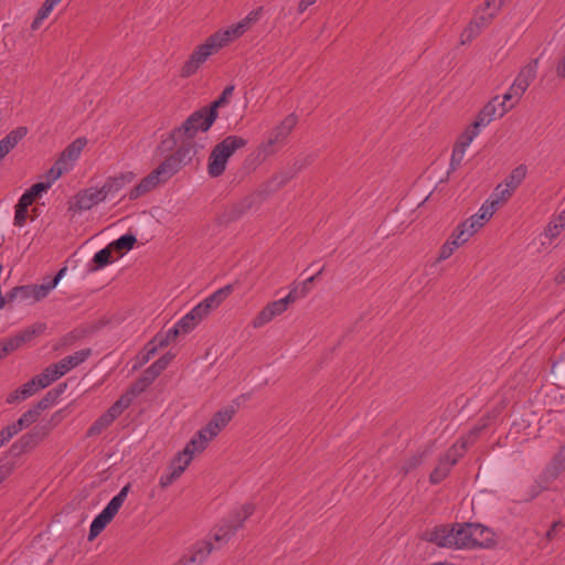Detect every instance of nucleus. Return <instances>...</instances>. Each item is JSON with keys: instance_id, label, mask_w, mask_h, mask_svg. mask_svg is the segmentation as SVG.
Here are the masks:
<instances>
[{"instance_id": "c03bdc74", "label": "nucleus", "mask_w": 565, "mask_h": 565, "mask_svg": "<svg viewBox=\"0 0 565 565\" xmlns=\"http://www.w3.org/2000/svg\"><path fill=\"white\" fill-rule=\"evenodd\" d=\"M234 413L235 411L233 407L223 408L214 414L211 422H213L214 426H217L218 429L222 430L232 420Z\"/></svg>"}, {"instance_id": "4be33fe9", "label": "nucleus", "mask_w": 565, "mask_h": 565, "mask_svg": "<svg viewBox=\"0 0 565 565\" xmlns=\"http://www.w3.org/2000/svg\"><path fill=\"white\" fill-rule=\"evenodd\" d=\"M285 145L275 136L268 132L265 140H263L255 150V157L259 161H265L267 158L277 153Z\"/></svg>"}, {"instance_id": "2eb2a0df", "label": "nucleus", "mask_w": 565, "mask_h": 565, "mask_svg": "<svg viewBox=\"0 0 565 565\" xmlns=\"http://www.w3.org/2000/svg\"><path fill=\"white\" fill-rule=\"evenodd\" d=\"M262 13V8L250 11L243 20L238 23L231 25L230 28L218 31L226 43L228 44L233 40L242 36L253 24H255Z\"/></svg>"}, {"instance_id": "dca6fc26", "label": "nucleus", "mask_w": 565, "mask_h": 565, "mask_svg": "<svg viewBox=\"0 0 565 565\" xmlns=\"http://www.w3.org/2000/svg\"><path fill=\"white\" fill-rule=\"evenodd\" d=\"M262 13V8L250 11L243 20L238 23L231 25L230 28L218 31L226 43L228 44L233 40L242 36L253 24H255Z\"/></svg>"}, {"instance_id": "e2e57ef3", "label": "nucleus", "mask_w": 565, "mask_h": 565, "mask_svg": "<svg viewBox=\"0 0 565 565\" xmlns=\"http://www.w3.org/2000/svg\"><path fill=\"white\" fill-rule=\"evenodd\" d=\"M134 397L135 396L131 395V392L128 391L125 395L120 396V398L116 401L114 404L116 405V407H118V409L124 412L130 406Z\"/></svg>"}, {"instance_id": "f3484780", "label": "nucleus", "mask_w": 565, "mask_h": 565, "mask_svg": "<svg viewBox=\"0 0 565 565\" xmlns=\"http://www.w3.org/2000/svg\"><path fill=\"white\" fill-rule=\"evenodd\" d=\"M106 200L100 188H88L79 191L75 198L72 209L87 211Z\"/></svg>"}, {"instance_id": "09e8293b", "label": "nucleus", "mask_w": 565, "mask_h": 565, "mask_svg": "<svg viewBox=\"0 0 565 565\" xmlns=\"http://www.w3.org/2000/svg\"><path fill=\"white\" fill-rule=\"evenodd\" d=\"M114 420H111L106 413H104L100 417H98L93 425L88 428V436L99 435L103 430L109 427Z\"/></svg>"}, {"instance_id": "f03ea898", "label": "nucleus", "mask_w": 565, "mask_h": 565, "mask_svg": "<svg viewBox=\"0 0 565 565\" xmlns=\"http://www.w3.org/2000/svg\"><path fill=\"white\" fill-rule=\"evenodd\" d=\"M182 168L180 159L172 156L166 158L151 173L145 177L138 185L129 192V199L136 200L139 196L153 190L161 183H166Z\"/></svg>"}, {"instance_id": "de8ad7c7", "label": "nucleus", "mask_w": 565, "mask_h": 565, "mask_svg": "<svg viewBox=\"0 0 565 565\" xmlns=\"http://www.w3.org/2000/svg\"><path fill=\"white\" fill-rule=\"evenodd\" d=\"M456 228L469 241L481 227L479 223L473 222L472 217H469L458 224Z\"/></svg>"}, {"instance_id": "13d9d810", "label": "nucleus", "mask_w": 565, "mask_h": 565, "mask_svg": "<svg viewBox=\"0 0 565 565\" xmlns=\"http://www.w3.org/2000/svg\"><path fill=\"white\" fill-rule=\"evenodd\" d=\"M193 457L189 455L184 449L175 455V457L172 459L171 463L175 466H184L189 467L191 463Z\"/></svg>"}, {"instance_id": "aec40b11", "label": "nucleus", "mask_w": 565, "mask_h": 565, "mask_svg": "<svg viewBox=\"0 0 565 565\" xmlns=\"http://www.w3.org/2000/svg\"><path fill=\"white\" fill-rule=\"evenodd\" d=\"M287 309L288 307L282 299L269 302L253 319V328H262L263 326L270 322L275 317L282 315Z\"/></svg>"}, {"instance_id": "473e14b6", "label": "nucleus", "mask_w": 565, "mask_h": 565, "mask_svg": "<svg viewBox=\"0 0 565 565\" xmlns=\"http://www.w3.org/2000/svg\"><path fill=\"white\" fill-rule=\"evenodd\" d=\"M527 173V168L525 164H520L516 168H514L510 174L504 179L502 182L509 190H511L513 193L514 191L521 185V183L524 181Z\"/></svg>"}, {"instance_id": "774afa93", "label": "nucleus", "mask_w": 565, "mask_h": 565, "mask_svg": "<svg viewBox=\"0 0 565 565\" xmlns=\"http://www.w3.org/2000/svg\"><path fill=\"white\" fill-rule=\"evenodd\" d=\"M564 522L561 521V520H557L555 522L552 523L550 530L545 533V540L546 541H552L556 537V534L559 530H562L564 527Z\"/></svg>"}, {"instance_id": "f704fd0d", "label": "nucleus", "mask_w": 565, "mask_h": 565, "mask_svg": "<svg viewBox=\"0 0 565 565\" xmlns=\"http://www.w3.org/2000/svg\"><path fill=\"white\" fill-rule=\"evenodd\" d=\"M210 440L205 437V435H203L202 433H200V430L192 437V439L185 445V447L183 448L189 455H191L192 457H194V455L196 454H201L203 452L207 445H209Z\"/></svg>"}, {"instance_id": "6e6552de", "label": "nucleus", "mask_w": 565, "mask_h": 565, "mask_svg": "<svg viewBox=\"0 0 565 565\" xmlns=\"http://www.w3.org/2000/svg\"><path fill=\"white\" fill-rule=\"evenodd\" d=\"M87 140L84 137L75 139L70 143L60 154L58 159L46 173V179L56 181L64 173L72 170L75 161L79 158L83 149L85 148Z\"/></svg>"}, {"instance_id": "69168bd1", "label": "nucleus", "mask_w": 565, "mask_h": 565, "mask_svg": "<svg viewBox=\"0 0 565 565\" xmlns=\"http://www.w3.org/2000/svg\"><path fill=\"white\" fill-rule=\"evenodd\" d=\"M134 397L135 396L131 395V392L128 391L125 395L120 396V398L116 401L114 404L116 405V407H118V409L124 412L130 406Z\"/></svg>"}, {"instance_id": "a19ab883", "label": "nucleus", "mask_w": 565, "mask_h": 565, "mask_svg": "<svg viewBox=\"0 0 565 565\" xmlns=\"http://www.w3.org/2000/svg\"><path fill=\"white\" fill-rule=\"evenodd\" d=\"M35 377L40 386L42 388H45L62 376L58 374V371L55 369V365L51 364Z\"/></svg>"}, {"instance_id": "c756f323", "label": "nucleus", "mask_w": 565, "mask_h": 565, "mask_svg": "<svg viewBox=\"0 0 565 565\" xmlns=\"http://www.w3.org/2000/svg\"><path fill=\"white\" fill-rule=\"evenodd\" d=\"M471 530V548L487 546L491 541V532L481 524L469 523Z\"/></svg>"}, {"instance_id": "6e6d98bb", "label": "nucleus", "mask_w": 565, "mask_h": 565, "mask_svg": "<svg viewBox=\"0 0 565 565\" xmlns=\"http://www.w3.org/2000/svg\"><path fill=\"white\" fill-rule=\"evenodd\" d=\"M18 434L19 430L17 429L13 423L8 425L7 427L0 430V444L4 445Z\"/></svg>"}, {"instance_id": "a211bd4d", "label": "nucleus", "mask_w": 565, "mask_h": 565, "mask_svg": "<svg viewBox=\"0 0 565 565\" xmlns=\"http://www.w3.org/2000/svg\"><path fill=\"white\" fill-rule=\"evenodd\" d=\"M182 334L181 329L174 324L171 329H169L166 333L157 334L148 344L145 347V355L142 358V363H146L150 360L151 356L156 354L158 349H162L168 347L178 335Z\"/></svg>"}, {"instance_id": "b1692460", "label": "nucleus", "mask_w": 565, "mask_h": 565, "mask_svg": "<svg viewBox=\"0 0 565 565\" xmlns=\"http://www.w3.org/2000/svg\"><path fill=\"white\" fill-rule=\"evenodd\" d=\"M467 242L468 239L462 236L457 228H455L448 239L440 247L437 262H444L448 259L456 249H458Z\"/></svg>"}, {"instance_id": "680f3d73", "label": "nucleus", "mask_w": 565, "mask_h": 565, "mask_svg": "<svg viewBox=\"0 0 565 565\" xmlns=\"http://www.w3.org/2000/svg\"><path fill=\"white\" fill-rule=\"evenodd\" d=\"M189 313L193 317L194 322L198 324L210 315V312H207V310L204 309L200 303H198Z\"/></svg>"}, {"instance_id": "20e7f679", "label": "nucleus", "mask_w": 565, "mask_h": 565, "mask_svg": "<svg viewBox=\"0 0 565 565\" xmlns=\"http://www.w3.org/2000/svg\"><path fill=\"white\" fill-rule=\"evenodd\" d=\"M65 273L66 267H63L58 270L56 276L47 282L41 285L17 286L8 292V300L10 302L20 301L29 305L35 303L49 296V294L57 286Z\"/></svg>"}, {"instance_id": "4d7b16f0", "label": "nucleus", "mask_w": 565, "mask_h": 565, "mask_svg": "<svg viewBox=\"0 0 565 565\" xmlns=\"http://www.w3.org/2000/svg\"><path fill=\"white\" fill-rule=\"evenodd\" d=\"M466 151H462L461 149H452L451 158H450V168L449 172L456 171L459 166L461 164L463 158H465Z\"/></svg>"}, {"instance_id": "c9c22d12", "label": "nucleus", "mask_w": 565, "mask_h": 565, "mask_svg": "<svg viewBox=\"0 0 565 565\" xmlns=\"http://www.w3.org/2000/svg\"><path fill=\"white\" fill-rule=\"evenodd\" d=\"M179 142L181 143L180 147L171 156L174 157L175 159H180L181 166L183 167L191 161L196 150L194 148L192 140H184Z\"/></svg>"}, {"instance_id": "3c124183", "label": "nucleus", "mask_w": 565, "mask_h": 565, "mask_svg": "<svg viewBox=\"0 0 565 565\" xmlns=\"http://www.w3.org/2000/svg\"><path fill=\"white\" fill-rule=\"evenodd\" d=\"M61 394V391H56V390H51L49 391L38 403L36 405L34 406V408H36L40 413L42 411H45L46 408H49L51 405H53L57 397L60 396Z\"/></svg>"}, {"instance_id": "58836bf2", "label": "nucleus", "mask_w": 565, "mask_h": 565, "mask_svg": "<svg viewBox=\"0 0 565 565\" xmlns=\"http://www.w3.org/2000/svg\"><path fill=\"white\" fill-rule=\"evenodd\" d=\"M62 0H45L35 19L33 20L31 28L32 30H38L42 22L50 15L55 6H57Z\"/></svg>"}, {"instance_id": "ddd939ff", "label": "nucleus", "mask_w": 565, "mask_h": 565, "mask_svg": "<svg viewBox=\"0 0 565 565\" xmlns=\"http://www.w3.org/2000/svg\"><path fill=\"white\" fill-rule=\"evenodd\" d=\"M50 430L51 428L46 425L33 427L11 446V454L19 456L35 448L50 434Z\"/></svg>"}, {"instance_id": "7c9ffc66", "label": "nucleus", "mask_w": 565, "mask_h": 565, "mask_svg": "<svg viewBox=\"0 0 565 565\" xmlns=\"http://www.w3.org/2000/svg\"><path fill=\"white\" fill-rule=\"evenodd\" d=\"M255 199L246 196L228 207L226 214L228 221H236L246 214L254 205Z\"/></svg>"}, {"instance_id": "ea45409f", "label": "nucleus", "mask_w": 565, "mask_h": 565, "mask_svg": "<svg viewBox=\"0 0 565 565\" xmlns=\"http://www.w3.org/2000/svg\"><path fill=\"white\" fill-rule=\"evenodd\" d=\"M427 456V452L426 451H418L412 456H409L408 458H406L402 465H401V471L404 473V475H407L411 471L415 470L416 468H418L425 460Z\"/></svg>"}, {"instance_id": "bb28decb", "label": "nucleus", "mask_w": 565, "mask_h": 565, "mask_svg": "<svg viewBox=\"0 0 565 565\" xmlns=\"http://www.w3.org/2000/svg\"><path fill=\"white\" fill-rule=\"evenodd\" d=\"M233 285H226L206 297L203 301L200 302V305L206 309L207 312H211L218 308L221 303L233 292Z\"/></svg>"}, {"instance_id": "f8f14e48", "label": "nucleus", "mask_w": 565, "mask_h": 565, "mask_svg": "<svg viewBox=\"0 0 565 565\" xmlns=\"http://www.w3.org/2000/svg\"><path fill=\"white\" fill-rule=\"evenodd\" d=\"M468 443L461 440L455 444L438 461L435 469L429 476V481L433 484L440 483L450 472L451 468L457 463L458 459L466 451Z\"/></svg>"}, {"instance_id": "a18cd8bd", "label": "nucleus", "mask_w": 565, "mask_h": 565, "mask_svg": "<svg viewBox=\"0 0 565 565\" xmlns=\"http://www.w3.org/2000/svg\"><path fill=\"white\" fill-rule=\"evenodd\" d=\"M482 31L483 30H481V28L471 20L460 34V44L465 45L470 43L479 34H481Z\"/></svg>"}, {"instance_id": "8fccbe9b", "label": "nucleus", "mask_w": 565, "mask_h": 565, "mask_svg": "<svg viewBox=\"0 0 565 565\" xmlns=\"http://www.w3.org/2000/svg\"><path fill=\"white\" fill-rule=\"evenodd\" d=\"M495 212L497 211L492 206H489L484 202L481 205V207L479 209V211L476 214H473L471 217H472L473 222L479 223L480 227L482 228L483 225L492 217V215Z\"/></svg>"}, {"instance_id": "4468645a", "label": "nucleus", "mask_w": 565, "mask_h": 565, "mask_svg": "<svg viewBox=\"0 0 565 565\" xmlns=\"http://www.w3.org/2000/svg\"><path fill=\"white\" fill-rule=\"evenodd\" d=\"M502 7L503 0H486L482 6L476 9L471 20L476 22L481 30H486L492 23Z\"/></svg>"}, {"instance_id": "6ab92c4d", "label": "nucleus", "mask_w": 565, "mask_h": 565, "mask_svg": "<svg viewBox=\"0 0 565 565\" xmlns=\"http://www.w3.org/2000/svg\"><path fill=\"white\" fill-rule=\"evenodd\" d=\"M213 550L214 545L211 540L196 542L191 548V554L181 557L175 565H199L207 558Z\"/></svg>"}, {"instance_id": "e433bc0d", "label": "nucleus", "mask_w": 565, "mask_h": 565, "mask_svg": "<svg viewBox=\"0 0 565 565\" xmlns=\"http://www.w3.org/2000/svg\"><path fill=\"white\" fill-rule=\"evenodd\" d=\"M233 92H234V86L233 85L226 86L224 88V90L222 92L221 96L217 99H215L210 106L203 107V108L209 114H212L213 118L216 120V118H217V109L220 107H223L224 105H226L228 103L230 98L233 95Z\"/></svg>"}, {"instance_id": "0eeeda50", "label": "nucleus", "mask_w": 565, "mask_h": 565, "mask_svg": "<svg viewBox=\"0 0 565 565\" xmlns=\"http://www.w3.org/2000/svg\"><path fill=\"white\" fill-rule=\"evenodd\" d=\"M215 119L203 107L190 115L185 121L172 132L174 141L192 140L199 131L205 132Z\"/></svg>"}, {"instance_id": "37998d69", "label": "nucleus", "mask_w": 565, "mask_h": 565, "mask_svg": "<svg viewBox=\"0 0 565 565\" xmlns=\"http://www.w3.org/2000/svg\"><path fill=\"white\" fill-rule=\"evenodd\" d=\"M94 266L90 268L92 271L98 270L111 263V248L107 247L100 249L94 255Z\"/></svg>"}, {"instance_id": "f257e3e1", "label": "nucleus", "mask_w": 565, "mask_h": 565, "mask_svg": "<svg viewBox=\"0 0 565 565\" xmlns=\"http://www.w3.org/2000/svg\"><path fill=\"white\" fill-rule=\"evenodd\" d=\"M423 540L435 543L440 547L471 548V530L469 523L443 524L426 530Z\"/></svg>"}, {"instance_id": "9b49d317", "label": "nucleus", "mask_w": 565, "mask_h": 565, "mask_svg": "<svg viewBox=\"0 0 565 565\" xmlns=\"http://www.w3.org/2000/svg\"><path fill=\"white\" fill-rule=\"evenodd\" d=\"M515 107V103L505 100L504 95L502 99L499 96H494L489 100L482 109L478 113L473 124L480 130L487 127L492 120L502 118L508 111Z\"/></svg>"}, {"instance_id": "bf43d9fd", "label": "nucleus", "mask_w": 565, "mask_h": 565, "mask_svg": "<svg viewBox=\"0 0 565 565\" xmlns=\"http://www.w3.org/2000/svg\"><path fill=\"white\" fill-rule=\"evenodd\" d=\"M17 348L13 344L11 338L3 339L0 342V360L4 359L8 354L15 351Z\"/></svg>"}, {"instance_id": "7ed1b4c3", "label": "nucleus", "mask_w": 565, "mask_h": 565, "mask_svg": "<svg viewBox=\"0 0 565 565\" xmlns=\"http://www.w3.org/2000/svg\"><path fill=\"white\" fill-rule=\"evenodd\" d=\"M246 145L247 140L236 135L227 136L215 145L209 157L207 172L210 177L217 178L222 175L228 159L236 150L244 148Z\"/></svg>"}, {"instance_id": "5fc2aeb1", "label": "nucleus", "mask_w": 565, "mask_h": 565, "mask_svg": "<svg viewBox=\"0 0 565 565\" xmlns=\"http://www.w3.org/2000/svg\"><path fill=\"white\" fill-rule=\"evenodd\" d=\"M179 329H181L182 334H186L192 331L198 323L194 322L193 317L188 312L184 317H182L177 323Z\"/></svg>"}, {"instance_id": "338daca9", "label": "nucleus", "mask_w": 565, "mask_h": 565, "mask_svg": "<svg viewBox=\"0 0 565 565\" xmlns=\"http://www.w3.org/2000/svg\"><path fill=\"white\" fill-rule=\"evenodd\" d=\"M134 397L135 396L131 395V392L128 391L125 395L120 396V398L116 401L114 404L116 405V407H118V409L124 412L130 406Z\"/></svg>"}, {"instance_id": "5701e85b", "label": "nucleus", "mask_w": 565, "mask_h": 565, "mask_svg": "<svg viewBox=\"0 0 565 565\" xmlns=\"http://www.w3.org/2000/svg\"><path fill=\"white\" fill-rule=\"evenodd\" d=\"M90 355V350H79L74 352L71 355H67L60 360L57 363H55V369L58 371V374L63 376L72 369L76 367L81 363H83L88 356Z\"/></svg>"}, {"instance_id": "cd10ccee", "label": "nucleus", "mask_w": 565, "mask_h": 565, "mask_svg": "<svg viewBox=\"0 0 565 565\" xmlns=\"http://www.w3.org/2000/svg\"><path fill=\"white\" fill-rule=\"evenodd\" d=\"M42 390L40 384L36 381V377L34 376L30 381H28L25 384H23L21 387L12 392L8 397L7 402L9 404H13L19 401L26 399L34 395L38 391Z\"/></svg>"}, {"instance_id": "79ce46f5", "label": "nucleus", "mask_w": 565, "mask_h": 565, "mask_svg": "<svg viewBox=\"0 0 565 565\" xmlns=\"http://www.w3.org/2000/svg\"><path fill=\"white\" fill-rule=\"evenodd\" d=\"M565 228V215H563L561 212L558 215H556L547 225L545 230V235L550 239L556 238L562 231Z\"/></svg>"}, {"instance_id": "1a4fd4ad", "label": "nucleus", "mask_w": 565, "mask_h": 565, "mask_svg": "<svg viewBox=\"0 0 565 565\" xmlns=\"http://www.w3.org/2000/svg\"><path fill=\"white\" fill-rule=\"evenodd\" d=\"M130 490V484H126L121 490L108 502L105 509L93 520L89 529L88 540L92 541L98 536L106 525L118 513L124 504Z\"/></svg>"}, {"instance_id": "9d476101", "label": "nucleus", "mask_w": 565, "mask_h": 565, "mask_svg": "<svg viewBox=\"0 0 565 565\" xmlns=\"http://www.w3.org/2000/svg\"><path fill=\"white\" fill-rule=\"evenodd\" d=\"M539 68V60L534 58L525 64L519 72L518 76L504 94L505 100H511L515 105L521 100L522 96L535 79Z\"/></svg>"}, {"instance_id": "4c0bfd02", "label": "nucleus", "mask_w": 565, "mask_h": 565, "mask_svg": "<svg viewBox=\"0 0 565 565\" xmlns=\"http://www.w3.org/2000/svg\"><path fill=\"white\" fill-rule=\"evenodd\" d=\"M480 129L472 122L458 138L454 148L466 151L473 139L479 135Z\"/></svg>"}, {"instance_id": "423d86ee", "label": "nucleus", "mask_w": 565, "mask_h": 565, "mask_svg": "<svg viewBox=\"0 0 565 565\" xmlns=\"http://www.w3.org/2000/svg\"><path fill=\"white\" fill-rule=\"evenodd\" d=\"M255 507L252 503H245L241 508L233 510L214 530L212 539L214 542L226 543L244 522L254 513Z\"/></svg>"}, {"instance_id": "a878e982", "label": "nucleus", "mask_w": 565, "mask_h": 565, "mask_svg": "<svg viewBox=\"0 0 565 565\" xmlns=\"http://www.w3.org/2000/svg\"><path fill=\"white\" fill-rule=\"evenodd\" d=\"M46 330V324L43 322H36L32 326L21 330L15 335L11 337V340L17 349H19L22 344L30 342L36 335L42 334Z\"/></svg>"}, {"instance_id": "39448f33", "label": "nucleus", "mask_w": 565, "mask_h": 565, "mask_svg": "<svg viewBox=\"0 0 565 565\" xmlns=\"http://www.w3.org/2000/svg\"><path fill=\"white\" fill-rule=\"evenodd\" d=\"M227 45L226 41L220 32L209 36L206 41L199 45L190 55L189 60L181 68L182 77H190L199 67L207 60L209 56L216 53L220 49Z\"/></svg>"}, {"instance_id": "393cba45", "label": "nucleus", "mask_w": 565, "mask_h": 565, "mask_svg": "<svg viewBox=\"0 0 565 565\" xmlns=\"http://www.w3.org/2000/svg\"><path fill=\"white\" fill-rule=\"evenodd\" d=\"M298 117L295 114L287 115L280 122H278L269 132L278 138L284 145L287 143V140L297 126Z\"/></svg>"}, {"instance_id": "72a5a7b5", "label": "nucleus", "mask_w": 565, "mask_h": 565, "mask_svg": "<svg viewBox=\"0 0 565 565\" xmlns=\"http://www.w3.org/2000/svg\"><path fill=\"white\" fill-rule=\"evenodd\" d=\"M172 359L173 354L167 353L147 367L143 373L153 382L168 367Z\"/></svg>"}, {"instance_id": "2f4dec72", "label": "nucleus", "mask_w": 565, "mask_h": 565, "mask_svg": "<svg viewBox=\"0 0 565 565\" xmlns=\"http://www.w3.org/2000/svg\"><path fill=\"white\" fill-rule=\"evenodd\" d=\"M55 181H51L46 179V182H39L33 184L29 190H26L19 200L26 203L28 205H32L38 196H40L43 192H46Z\"/></svg>"}, {"instance_id": "864d4df0", "label": "nucleus", "mask_w": 565, "mask_h": 565, "mask_svg": "<svg viewBox=\"0 0 565 565\" xmlns=\"http://www.w3.org/2000/svg\"><path fill=\"white\" fill-rule=\"evenodd\" d=\"M152 384V380H150L145 373L132 384L130 387V392L132 396H137L145 392Z\"/></svg>"}, {"instance_id": "052dcab7", "label": "nucleus", "mask_w": 565, "mask_h": 565, "mask_svg": "<svg viewBox=\"0 0 565 565\" xmlns=\"http://www.w3.org/2000/svg\"><path fill=\"white\" fill-rule=\"evenodd\" d=\"M222 430L218 429L217 426H214V423L213 422H209L207 425L205 427H203L202 429H200V433H202L203 435H205V437L211 441L213 440Z\"/></svg>"}, {"instance_id": "603ef678", "label": "nucleus", "mask_w": 565, "mask_h": 565, "mask_svg": "<svg viewBox=\"0 0 565 565\" xmlns=\"http://www.w3.org/2000/svg\"><path fill=\"white\" fill-rule=\"evenodd\" d=\"M30 205L19 200V202L15 205V213H14V225L22 227L26 223L28 217V209Z\"/></svg>"}, {"instance_id": "49530a36", "label": "nucleus", "mask_w": 565, "mask_h": 565, "mask_svg": "<svg viewBox=\"0 0 565 565\" xmlns=\"http://www.w3.org/2000/svg\"><path fill=\"white\" fill-rule=\"evenodd\" d=\"M137 242L136 236L132 234H125L120 236L118 239L111 242L109 244L111 249L116 250H129L134 247Z\"/></svg>"}, {"instance_id": "412c9836", "label": "nucleus", "mask_w": 565, "mask_h": 565, "mask_svg": "<svg viewBox=\"0 0 565 565\" xmlns=\"http://www.w3.org/2000/svg\"><path fill=\"white\" fill-rule=\"evenodd\" d=\"M136 178V174L131 171L120 173L119 175L109 177L100 186V190L105 198L114 196L117 194L126 184L131 183Z\"/></svg>"}, {"instance_id": "0e129e2a", "label": "nucleus", "mask_w": 565, "mask_h": 565, "mask_svg": "<svg viewBox=\"0 0 565 565\" xmlns=\"http://www.w3.org/2000/svg\"><path fill=\"white\" fill-rule=\"evenodd\" d=\"M134 397L135 396L131 395V392L128 391L125 395L120 396V398L116 401L114 404L116 405V407H118V409L124 412L130 406Z\"/></svg>"}, {"instance_id": "c85d7f7f", "label": "nucleus", "mask_w": 565, "mask_h": 565, "mask_svg": "<svg viewBox=\"0 0 565 565\" xmlns=\"http://www.w3.org/2000/svg\"><path fill=\"white\" fill-rule=\"evenodd\" d=\"M513 192L509 190L502 182L499 183L486 203L492 206L495 211L503 205L512 196Z\"/></svg>"}]
</instances>
